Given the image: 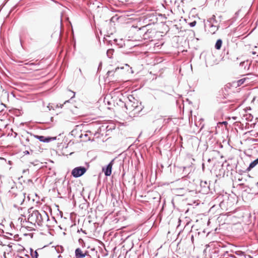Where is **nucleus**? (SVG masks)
<instances>
[{"mask_svg":"<svg viewBox=\"0 0 258 258\" xmlns=\"http://www.w3.org/2000/svg\"><path fill=\"white\" fill-rule=\"evenodd\" d=\"M258 164V158L252 162L249 167L247 168L246 170L247 171H250L253 168H254L257 164Z\"/></svg>","mask_w":258,"mask_h":258,"instance_id":"6","label":"nucleus"},{"mask_svg":"<svg viewBox=\"0 0 258 258\" xmlns=\"http://www.w3.org/2000/svg\"><path fill=\"white\" fill-rule=\"evenodd\" d=\"M26 141H27V142L29 141V139L28 138L26 139Z\"/></svg>","mask_w":258,"mask_h":258,"instance_id":"14","label":"nucleus"},{"mask_svg":"<svg viewBox=\"0 0 258 258\" xmlns=\"http://www.w3.org/2000/svg\"><path fill=\"white\" fill-rule=\"evenodd\" d=\"M35 137L40 141L42 142H49L52 140H54L56 139V137H45L43 136H35Z\"/></svg>","mask_w":258,"mask_h":258,"instance_id":"5","label":"nucleus"},{"mask_svg":"<svg viewBox=\"0 0 258 258\" xmlns=\"http://www.w3.org/2000/svg\"><path fill=\"white\" fill-rule=\"evenodd\" d=\"M113 52H114L113 49H108L107 51V56L110 58L112 57Z\"/></svg>","mask_w":258,"mask_h":258,"instance_id":"8","label":"nucleus"},{"mask_svg":"<svg viewBox=\"0 0 258 258\" xmlns=\"http://www.w3.org/2000/svg\"><path fill=\"white\" fill-rule=\"evenodd\" d=\"M112 71H108L107 72L108 76H109L110 75V74L112 73Z\"/></svg>","mask_w":258,"mask_h":258,"instance_id":"12","label":"nucleus"},{"mask_svg":"<svg viewBox=\"0 0 258 258\" xmlns=\"http://www.w3.org/2000/svg\"><path fill=\"white\" fill-rule=\"evenodd\" d=\"M245 80H246L245 78L241 79L238 80L237 82V86H239L241 85L242 84H243Z\"/></svg>","mask_w":258,"mask_h":258,"instance_id":"9","label":"nucleus"},{"mask_svg":"<svg viewBox=\"0 0 258 258\" xmlns=\"http://www.w3.org/2000/svg\"><path fill=\"white\" fill-rule=\"evenodd\" d=\"M113 161H111L109 164L107 166L106 168H103V171H104V174L106 176H110L111 174L112 167L113 165Z\"/></svg>","mask_w":258,"mask_h":258,"instance_id":"4","label":"nucleus"},{"mask_svg":"<svg viewBox=\"0 0 258 258\" xmlns=\"http://www.w3.org/2000/svg\"><path fill=\"white\" fill-rule=\"evenodd\" d=\"M197 24V22L196 21H194L192 22H190L189 23V25L190 27H194Z\"/></svg>","mask_w":258,"mask_h":258,"instance_id":"10","label":"nucleus"},{"mask_svg":"<svg viewBox=\"0 0 258 258\" xmlns=\"http://www.w3.org/2000/svg\"><path fill=\"white\" fill-rule=\"evenodd\" d=\"M23 220V218L22 217H20L19 219H18V220L20 221L21 223L22 222V220Z\"/></svg>","mask_w":258,"mask_h":258,"instance_id":"11","label":"nucleus"},{"mask_svg":"<svg viewBox=\"0 0 258 258\" xmlns=\"http://www.w3.org/2000/svg\"><path fill=\"white\" fill-rule=\"evenodd\" d=\"M29 215L28 218V221L32 224H37L39 226L42 225L44 222L48 220V216L47 213L42 211L41 213L37 210L33 211L32 213L29 212Z\"/></svg>","mask_w":258,"mask_h":258,"instance_id":"1","label":"nucleus"},{"mask_svg":"<svg viewBox=\"0 0 258 258\" xmlns=\"http://www.w3.org/2000/svg\"><path fill=\"white\" fill-rule=\"evenodd\" d=\"M222 44V41L221 39L217 40L216 44H215V48L216 49L219 50L221 49Z\"/></svg>","mask_w":258,"mask_h":258,"instance_id":"7","label":"nucleus"},{"mask_svg":"<svg viewBox=\"0 0 258 258\" xmlns=\"http://www.w3.org/2000/svg\"><path fill=\"white\" fill-rule=\"evenodd\" d=\"M86 171V169L84 167H78L75 168L72 171V175L75 177H78L83 175Z\"/></svg>","mask_w":258,"mask_h":258,"instance_id":"2","label":"nucleus"},{"mask_svg":"<svg viewBox=\"0 0 258 258\" xmlns=\"http://www.w3.org/2000/svg\"><path fill=\"white\" fill-rule=\"evenodd\" d=\"M87 251L83 250L80 248H77L75 250L76 258H84L87 254Z\"/></svg>","mask_w":258,"mask_h":258,"instance_id":"3","label":"nucleus"},{"mask_svg":"<svg viewBox=\"0 0 258 258\" xmlns=\"http://www.w3.org/2000/svg\"><path fill=\"white\" fill-rule=\"evenodd\" d=\"M0 244H1V245H3V246H4V245H6V244H3V242H2V241H0Z\"/></svg>","mask_w":258,"mask_h":258,"instance_id":"13","label":"nucleus"}]
</instances>
